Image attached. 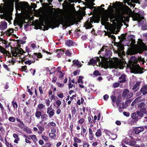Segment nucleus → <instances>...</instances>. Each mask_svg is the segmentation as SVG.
<instances>
[{
	"instance_id": "38",
	"label": "nucleus",
	"mask_w": 147,
	"mask_h": 147,
	"mask_svg": "<svg viewBox=\"0 0 147 147\" xmlns=\"http://www.w3.org/2000/svg\"><path fill=\"white\" fill-rule=\"evenodd\" d=\"M121 96L119 95L117 98V100L116 101L117 105H118L119 102H121Z\"/></svg>"
},
{
	"instance_id": "50",
	"label": "nucleus",
	"mask_w": 147,
	"mask_h": 147,
	"mask_svg": "<svg viewBox=\"0 0 147 147\" xmlns=\"http://www.w3.org/2000/svg\"><path fill=\"white\" fill-rule=\"evenodd\" d=\"M3 67L5 68L7 71H10L11 69L10 68L8 67V66L6 64H4L3 65Z\"/></svg>"
},
{
	"instance_id": "7",
	"label": "nucleus",
	"mask_w": 147,
	"mask_h": 147,
	"mask_svg": "<svg viewBox=\"0 0 147 147\" xmlns=\"http://www.w3.org/2000/svg\"><path fill=\"white\" fill-rule=\"evenodd\" d=\"M137 65L138 66V67L136 66V65L133 68H131L134 72V73L135 74H141L144 72L143 71V70L145 69L143 68L140 67L139 65Z\"/></svg>"
},
{
	"instance_id": "8",
	"label": "nucleus",
	"mask_w": 147,
	"mask_h": 147,
	"mask_svg": "<svg viewBox=\"0 0 147 147\" xmlns=\"http://www.w3.org/2000/svg\"><path fill=\"white\" fill-rule=\"evenodd\" d=\"M136 112L137 113L140 119L144 116V115L147 114V111L146 108L140 109L136 111Z\"/></svg>"
},
{
	"instance_id": "2",
	"label": "nucleus",
	"mask_w": 147,
	"mask_h": 147,
	"mask_svg": "<svg viewBox=\"0 0 147 147\" xmlns=\"http://www.w3.org/2000/svg\"><path fill=\"white\" fill-rule=\"evenodd\" d=\"M63 21V19H57V18L56 17L54 20L50 21L48 23H45V24L46 25L43 27V30H47L50 28L53 29L56 27H58L60 24H62Z\"/></svg>"
},
{
	"instance_id": "41",
	"label": "nucleus",
	"mask_w": 147,
	"mask_h": 147,
	"mask_svg": "<svg viewBox=\"0 0 147 147\" xmlns=\"http://www.w3.org/2000/svg\"><path fill=\"white\" fill-rule=\"evenodd\" d=\"M74 142L76 143H80L82 142V141L78 139V138L76 137H75L74 138Z\"/></svg>"
},
{
	"instance_id": "27",
	"label": "nucleus",
	"mask_w": 147,
	"mask_h": 147,
	"mask_svg": "<svg viewBox=\"0 0 147 147\" xmlns=\"http://www.w3.org/2000/svg\"><path fill=\"white\" fill-rule=\"evenodd\" d=\"M61 69V68L60 67H58L57 68V72L60 73V75L59 76V78H62L64 76V74L62 72L61 70L59 71V70H60Z\"/></svg>"
},
{
	"instance_id": "6",
	"label": "nucleus",
	"mask_w": 147,
	"mask_h": 147,
	"mask_svg": "<svg viewBox=\"0 0 147 147\" xmlns=\"http://www.w3.org/2000/svg\"><path fill=\"white\" fill-rule=\"evenodd\" d=\"M137 58H136L135 56H132L130 58V60L129 61L128 64H127L128 67L131 68H133L137 65Z\"/></svg>"
},
{
	"instance_id": "21",
	"label": "nucleus",
	"mask_w": 147,
	"mask_h": 147,
	"mask_svg": "<svg viewBox=\"0 0 147 147\" xmlns=\"http://www.w3.org/2000/svg\"><path fill=\"white\" fill-rule=\"evenodd\" d=\"M37 126L39 130V131L38 132V134H41L42 133V131L44 130V127L38 124L37 125Z\"/></svg>"
},
{
	"instance_id": "44",
	"label": "nucleus",
	"mask_w": 147,
	"mask_h": 147,
	"mask_svg": "<svg viewBox=\"0 0 147 147\" xmlns=\"http://www.w3.org/2000/svg\"><path fill=\"white\" fill-rule=\"evenodd\" d=\"M80 71V69H78L76 70L73 73L74 76H76L77 74H79Z\"/></svg>"
},
{
	"instance_id": "15",
	"label": "nucleus",
	"mask_w": 147,
	"mask_h": 147,
	"mask_svg": "<svg viewBox=\"0 0 147 147\" xmlns=\"http://www.w3.org/2000/svg\"><path fill=\"white\" fill-rule=\"evenodd\" d=\"M126 75L124 74H122L121 77H120L119 79V82L120 83H123L126 81Z\"/></svg>"
},
{
	"instance_id": "52",
	"label": "nucleus",
	"mask_w": 147,
	"mask_h": 147,
	"mask_svg": "<svg viewBox=\"0 0 147 147\" xmlns=\"http://www.w3.org/2000/svg\"><path fill=\"white\" fill-rule=\"evenodd\" d=\"M24 131H26L29 134H30L31 133V131L28 128L26 127V128H24Z\"/></svg>"
},
{
	"instance_id": "18",
	"label": "nucleus",
	"mask_w": 147,
	"mask_h": 147,
	"mask_svg": "<svg viewBox=\"0 0 147 147\" xmlns=\"http://www.w3.org/2000/svg\"><path fill=\"white\" fill-rule=\"evenodd\" d=\"M73 62V65H75L76 67H80L82 65L80 62L78 60L76 61L74 60Z\"/></svg>"
},
{
	"instance_id": "57",
	"label": "nucleus",
	"mask_w": 147,
	"mask_h": 147,
	"mask_svg": "<svg viewBox=\"0 0 147 147\" xmlns=\"http://www.w3.org/2000/svg\"><path fill=\"white\" fill-rule=\"evenodd\" d=\"M83 78V77L82 76H80L79 77L78 79V82L80 83V82L82 83H83V81L82 79Z\"/></svg>"
},
{
	"instance_id": "34",
	"label": "nucleus",
	"mask_w": 147,
	"mask_h": 147,
	"mask_svg": "<svg viewBox=\"0 0 147 147\" xmlns=\"http://www.w3.org/2000/svg\"><path fill=\"white\" fill-rule=\"evenodd\" d=\"M138 61L140 63H142V64H144V62H145V60L144 59L140 57L138 58V59H137V62Z\"/></svg>"
},
{
	"instance_id": "3",
	"label": "nucleus",
	"mask_w": 147,
	"mask_h": 147,
	"mask_svg": "<svg viewBox=\"0 0 147 147\" xmlns=\"http://www.w3.org/2000/svg\"><path fill=\"white\" fill-rule=\"evenodd\" d=\"M131 17L134 20L137 21L139 22L144 18L142 12L140 11L137 13H135L133 11L131 14Z\"/></svg>"
},
{
	"instance_id": "36",
	"label": "nucleus",
	"mask_w": 147,
	"mask_h": 147,
	"mask_svg": "<svg viewBox=\"0 0 147 147\" xmlns=\"http://www.w3.org/2000/svg\"><path fill=\"white\" fill-rule=\"evenodd\" d=\"M0 51L5 55V52H6V50L3 47L0 46Z\"/></svg>"
},
{
	"instance_id": "5",
	"label": "nucleus",
	"mask_w": 147,
	"mask_h": 147,
	"mask_svg": "<svg viewBox=\"0 0 147 147\" xmlns=\"http://www.w3.org/2000/svg\"><path fill=\"white\" fill-rule=\"evenodd\" d=\"M11 53L13 56L15 57L18 56V55L19 54H23L25 53L23 50L21 48H18L16 47H11Z\"/></svg>"
},
{
	"instance_id": "20",
	"label": "nucleus",
	"mask_w": 147,
	"mask_h": 147,
	"mask_svg": "<svg viewBox=\"0 0 147 147\" xmlns=\"http://www.w3.org/2000/svg\"><path fill=\"white\" fill-rule=\"evenodd\" d=\"M137 121L135 120L132 119H129L127 121L128 124L132 125H135Z\"/></svg>"
},
{
	"instance_id": "1",
	"label": "nucleus",
	"mask_w": 147,
	"mask_h": 147,
	"mask_svg": "<svg viewBox=\"0 0 147 147\" xmlns=\"http://www.w3.org/2000/svg\"><path fill=\"white\" fill-rule=\"evenodd\" d=\"M105 51H106L105 54L104 56L102 57L100 55V58H102V60L103 61V67L105 69H107L109 67L113 68L114 63L112 61H108V59L110 58V57L111 55L112 52L110 50L107 51L106 49Z\"/></svg>"
},
{
	"instance_id": "23",
	"label": "nucleus",
	"mask_w": 147,
	"mask_h": 147,
	"mask_svg": "<svg viewBox=\"0 0 147 147\" xmlns=\"http://www.w3.org/2000/svg\"><path fill=\"white\" fill-rule=\"evenodd\" d=\"M73 44V41L71 40H68L65 42V45L69 47L72 46Z\"/></svg>"
},
{
	"instance_id": "25",
	"label": "nucleus",
	"mask_w": 147,
	"mask_h": 147,
	"mask_svg": "<svg viewBox=\"0 0 147 147\" xmlns=\"http://www.w3.org/2000/svg\"><path fill=\"white\" fill-rule=\"evenodd\" d=\"M136 142L135 141L132 140L128 142L127 143V144H128L130 146H134V147H135V146L136 145Z\"/></svg>"
},
{
	"instance_id": "54",
	"label": "nucleus",
	"mask_w": 147,
	"mask_h": 147,
	"mask_svg": "<svg viewBox=\"0 0 147 147\" xmlns=\"http://www.w3.org/2000/svg\"><path fill=\"white\" fill-rule=\"evenodd\" d=\"M22 69L23 71H24L26 72H28L27 67L26 65L22 66Z\"/></svg>"
},
{
	"instance_id": "17",
	"label": "nucleus",
	"mask_w": 147,
	"mask_h": 147,
	"mask_svg": "<svg viewBox=\"0 0 147 147\" xmlns=\"http://www.w3.org/2000/svg\"><path fill=\"white\" fill-rule=\"evenodd\" d=\"M109 18L108 15L102 18H101L102 24L103 25L102 22H104V23H105L108 22L109 21Z\"/></svg>"
},
{
	"instance_id": "47",
	"label": "nucleus",
	"mask_w": 147,
	"mask_h": 147,
	"mask_svg": "<svg viewBox=\"0 0 147 147\" xmlns=\"http://www.w3.org/2000/svg\"><path fill=\"white\" fill-rule=\"evenodd\" d=\"M77 112V110L75 107H74L71 109V113L72 115H75Z\"/></svg>"
},
{
	"instance_id": "42",
	"label": "nucleus",
	"mask_w": 147,
	"mask_h": 147,
	"mask_svg": "<svg viewBox=\"0 0 147 147\" xmlns=\"http://www.w3.org/2000/svg\"><path fill=\"white\" fill-rule=\"evenodd\" d=\"M147 85L144 86L140 90V92H147Z\"/></svg>"
},
{
	"instance_id": "16",
	"label": "nucleus",
	"mask_w": 147,
	"mask_h": 147,
	"mask_svg": "<svg viewBox=\"0 0 147 147\" xmlns=\"http://www.w3.org/2000/svg\"><path fill=\"white\" fill-rule=\"evenodd\" d=\"M7 27V23L6 22H1L0 24V29L3 30L6 29Z\"/></svg>"
},
{
	"instance_id": "33",
	"label": "nucleus",
	"mask_w": 147,
	"mask_h": 147,
	"mask_svg": "<svg viewBox=\"0 0 147 147\" xmlns=\"http://www.w3.org/2000/svg\"><path fill=\"white\" fill-rule=\"evenodd\" d=\"M127 53L128 55H134L136 54V52L132 49L129 50Z\"/></svg>"
},
{
	"instance_id": "56",
	"label": "nucleus",
	"mask_w": 147,
	"mask_h": 147,
	"mask_svg": "<svg viewBox=\"0 0 147 147\" xmlns=\"http://www.w3.org/2000/svg\"><path fill=\"white\" fill-rule=\"evenodd\" d=\"M118 4H121V3L120 2H118L117 1L115 2V4H113V6L114 7V8L115 9L116 7H117L118 6L117 5H119Z\"/></svg>"
},
{
	"instance_id": "22",
	"label": "nucleus",
	"mask_w": 147,
	"mask_h": 147,
	"mask_svg": "<svg viewBox=\"0 0 147 147\" xmlns=\"http://www.w3.org/2000/svg\"><path fill=\"white\" fill-rule=\"evenodd\" d=\"M109 18H110V20L111 22L113 23L114 21L115 20L113 19L115 18V16L114 15L113 13H112L110 14H109L108 15Z\"/></svg>"
},
{
	"instance_id": "59",
	"label": "nucleus",
	"mask_w": 147,
	"mask_h": 147,
	"mask_svg": "<svg viewBox=\"0 0 147 147\" xmlns=\"http://www.w3.org/2000/svg\"><path fill=\"white\" fill-rule=\"evenodd\" d=\"M56 104L57 106V108H58L60 106V105H61V101H60L59 100H57L56 101Z\"/></svg>"
},
{
	"instance_id": "51",
	"label": "nucleus",
	"mask_w": 147,
	"mask_h": 147,
	"mask_svg": "<svg viewBox=\"0 0 147 147\" xmlns=\"http://www.w3.org/2000/svg\"><path fill=\"white\" fill-rule=\"evenodd\" d=\"M142 30H147V23L144 24L141 27Z\"/></svg>"
},
{
	"instance_id": "12",
	"label": "nucleus",
	"mask_w": 147,
	"mask_h": 147,
	"mask_svg": "<svg viewBox=\"0 0 147 147\" xmlns=\"http://www.w3.org/2000/svg\"><path fill=\"white\" fill-rule=\"evenodd\" d=\"M93 23V22L91 21H89L88 20L85 22V26L86 29H89L93 27V26L92 25V23Z\"/></svg>"
},
{
	"instance_id": "63",
	"label": "nucleus",
	"mask_w": 147,
	"mask_h": 147,
	"mask_svg": "<svg viewBox=\"0 0 147 147\" xmlns=\"http://www.w3.org/2000/svg\"><path fill=\"white\" fill-rule=\"evenodd\" d=\"M41 137L42 139L44 141H47L48 140V138L47 137L44 136L43 135H41Z\"/></svg>"
},
{
	"instance_id": "40",
	"label": "nucleus",
	"mask_w": 147,
	"mask_h": 147,
	"mask_svg": "<svg viewBox=\"0 0 147 147\" xmlns=\"http://www.w3.org/2000/svg\"><path fill=\"white\" fill-rule=\"evenodd\" d=\"M29 137L31 138L34 141L36 142L37 141L36 136L34 135H29Z\"/></svg>"
},
{
	"instance_id": "61",
	"label": "nucleus",
	"mask_w": 147,
	"mask_h": 147,
	"mask_svg": "<svg viewBox=\"0 0 147 147\" xmlns=\"http://www.w3.org/2000/svg\"><path fill=\"white\" fill-rule=\"evenodd\" d=\"M94 134H90L89 135V139L90 140H92L94 139Z\"/></svg>"
},
{
	"instance_id": "45",
	"label": "nucleus",
	"mask_w": 147,
	"mask_h": 147,
	"mask_svg": "<svg viewBox=\"0 0 147 147\" xmlns=\"http://www.w3.org/2000/svg\"><path fill=\"white\" fill-rule=\"evenodd\" d=\"M37 53H34L32 55V58H33L34 59H35L36 60L38 61L39 60L37 58Z\"/></svg>"
},
{
	"instance_id": "24",
	"label": "nucleus",
	"mask_w": 147,
	"mask_h": 147,
	"mask_svg": "<svg viewBox=\"0 0 147 147\" xmlns=\"http://www.w3.org/2000/svg\"><path fill=\"white\" fill-rule=\"evenodd\" d=\"M95 135L97 137H99L102 135V132L100 129H98L97 130Z\"/></svg>"
},
{
	"instance_id": "9",
	"label": "nucleus",
	"mask_w": 147,
	"mask_h": 147,
	"mask_svg": "<svg viewBox=\"0 0 147 147\" xmlns=\"http://www.w3.org/2000/svg\"><path fill=\"white\" fill-rule=\"evenodd\" d=\"M133 94V92H123L122 96L124 98L128 99L131 97Z\"/></svg>"
},
{
	"instance_id": "49",
	"label": "nucleus",
	"mask_w": 147,
	"mask_h": 147,
	"mask_svg": "<svg viewBox=\"0 0 147 147\" xmlns=\"http://www.w3.org/2000/svg\"><path fill=\"white\" fill-rule=\"evenodd\" d=\"M18 125L21 129H23L25 126L23 122L20 123H18Z\"/></svg>"
},
{
	"instance_id": "14",
	"label": "nucleus",
	"mask_w": 147,
	"mask_h": 147,
	"mask_svg": "<svg viewBox=\"0 0 147 147\" xmlns=\"http://www.w3.org/2000/svg\"><path fill=\"white\" fill-rule=\"evenodd\" d=\"M14 32V29L13 28H9L4 32L5 35L10 36Z\"/></svg>"
},
{
	"instance_id": "48",
	"label": "nucleus",
	"mask_w": 147,
	"mask_h": 147,
	"mask_svg": "<svg viewBox=\"0 0 147 147\" xmlns=\"http://www.w3.org/2000/svg\"><path fill=\"white\" fill-rule=\"evenodd\" d=\"M65 54L67 56L71 57L72 55V53L70 52L69 50H67L65 52Z\"/></svg>"
},
{
	"instance_id": "29",
	"label": "nucleus",
	"mask_w": 147,
	"mask_h": 147,
	"mask_svg": "<svg viewBox=\"0 0 147 147\" xmlns=\"http://www.w3.org/2000/svg\"><path fill=\"white\" fill-rule=\"evenodd\" d=\"M28 92H36L37 90L36 89V88L35 87H31V89H30L29 88V86H27Z\"/></svg>"
},
{
	"instance_id": "58",
	"label": "nucleus",
	"mask_w": 147,
	"mask_h": 147,
	"mask_svg": "<svg viewBox=\"0 0 147 147\" xmlns=\"http://www.w3.org/2000/svg\"><path fill=\"white\" fill-rule=\"evenodd\" d=\"M9 121L12 122H14L15 121L16 119L14 117H9L8 119Z\"/></svg>"
},
{
	"instance_id": "60",
	"label": "nucleus",
	"mask_w": 147,
	"mask_h": 147,
	"mask_svg": "<svg viewBox=\"0 0 147 147\" xmlns=\"http://www.w3.org/2000/svg\"><path fill=\"white\" fill-rule=\"evenodd\" d=\"M120 84L118 82L115 83L113 84V87L114 88H117L119 86Z\"/></svg>"
},
{
	"instance_id": "55",
	"label": "nucleus",
	"mask_w": 147,
	"mask_h": 147,
	"mask_svg": "<svg viewBox=\"0 0 147 147\" xmlns=\"http://www.w3.org/2000/svg\"><path fill=\"white\" fill-rule=\"evenodd\" d=\"M56 124L53 122H51L48 123L47 126L48 127H50V126H55Z\"/></svg>"
},
{
	"instance_id": "64",
	"label": "nucleus",
	"mask_w": 147,
	"mask_h": 147,
	"mask_svg": "<svg viewBox=\"0 0 147 147\" xmlns=\"http://www.w3.org/2000/svg\"><path fill=\"white\" fill-rule=\"evenodd\" d=\"M117 138V136L115 134L112 135V136L111 137V138L113 140H115Z\"/></svg>"
},
{
	"instance_id": "35",
	"label": "nucleus",
	"mask_w": 147,
	"mask_h": 147,
	"mask_svg": "<svg viewBox=\"0 0 147 147\" xmlns=\"http://www.w3.org/2000/svg\"><path fill=\"white\" fill-rule=\"evenodd\" d=\"M12 105L14 109H17L18 107V104L16 102L14 101V100H13L12 101Z\"/></svg>"
},
{
	"instance_id": "11",
	"label": "nucleus",
	"mask_w": 147,
	"mask_h": 147,
	"mask_svg": "<svg viewBox=\"0 0 147 147\" xmlns=\"http://www.w3.org/2000/svg\"><path fill=\"white\" fill-rule=\"evenodd\" d=\"M144 130V129L143 127H135L134 129V131L135 134H138L143 131Z\"/></svg>"
},
{
	"instance_id": "10",
	"label": "nucleus",
	"mask_w": 147,
	"mask_h": 147,
	"mask_svg": "<svg viewBox=\"0 0 147 147\" xmlns=\"http://www.w3.org/2000/svg\"><path fill=\"white\" fill-rule=\"evenodd\" d=\"M128 102V100H127L125 103L122 102L121 103L119 102L118 105H117L119 107V112H121V109H124L127 106V103Z\"/></svg>"
},
{
	"instance_id": "37",
	"label": "nucleus",
	"mask_w": 147,
	"mask_h": 147,
	"mask_svg": "<svg viewBox=\"0 0 147 147\" xmlns=\"http://www.w3.org/2000/svg\"><path fill=\"white\" fill-rule=\"evenodd\" d=\"M49 136L51 139H55L56 136V135L54 133H50L49 134Z\"/></svg>"
},
{
	"instance_id": "53",
	"label": "nucleus",
	"mask_w": 147,
	"mask_h": 147,
	"mask_svg": "<svg viewBox=\"0 0 147 147\" xmlns=\"http://www.w3.org/2000/svg\"><path fill=\"white\" fill-rule=\"evenodd\" d=\"M94 75L96 76H100L101 74L100 73L99 71L98 70H95L94 72Z\"/></svg>"
},
{
	"instance_id": "46",
	"label": "nucleus",
	"mask_w": 147,
	"mask_h": 147,
	"mask_svg": "<svg viewBox=\"0 0 147 147\" xmlns=\"http://www.w3.org/2000/svg\"><path fill=\"white\" fill-rule=\"evenodd\" d=\"M111 97L113 102H115L116 101V97L114 95L111 96Z\"/></svg>"
},
{
	"instance_id": "13",
	"label": "nucleus",
	"mask_w": 147,
	"mask_h": 147,
	"mask_svg": "<svg viewBox=\"0 0 147 147\" xmlns=\"http://www.w3.org/2000/svg\"><path fill=\"white\" fill-rule=\"evenodd\" d=\"M131 117L132 119H134L136 121H137L138 119H140V118L136 112L132 113L131 114Z\"/></svg>"
},
{
	"instance_id": "28",
	"label": "nucleus",
	"mask_w": 147,
	"mask_h": 147,
	"mask_svg": "<svg viewBox=\"0 0 147 147\" xmlns=\"http://www.w3.org/2000/svg\"><path fill=\"white\" fill-rule=\"evenodd\" d=\"M35 116L37 119H39L40 118L41 115V113L40 111H37L36 110L35 113Z\"/></svg>"
},
{
	"instance_id": "31",
	"label": "nucleus",
	"mask_w": 147,
	"mask_h": 147,
	"mask_svg": "<svg viewBox=\"0 0 147 147\" xmlns=\"http://www.w3.org/2000/svg\"><path fill=\"white\" fill-rule=\"evenodd\" d=\"M97 63V61L95 59H94L92 58L90 60V61L88 62L89 65H93Z\"/></svg>"
},
{
	"instance_id": "62",
	"label": "nucleus",
	"mask_w": 147,
	"mask_h": 147,
	"mask_svg": "<svg viewBox=\"0 0 147 147\" xmlns=\"http://www.w3.org/2000/svg\"><path fill=\"white\" fill-rule=\"evenodd\" d=\"M45 105L42 104H39L38 105V107L40 109H42Z\"/></svg>"
},
{
	"instance_id": "43",
	"label": "nucleus",
	"mask_w": 147,
	"mask_h": 147,
	"mask_svg": "<svg viewBox=\"0 0 147 147\" xmlns=\"http://www.w3.org/2000/svg\"><path fill=\"white\" fill-rule=\"evenodd\" d=\"M56 52L59 53L62 55H63L64 54V51L61 49H57L56 50Z\"/></svg>"
},
{
	"instance_id": "39",
	"label": "nucleus",
	"mask_w": 147,
	"mask_h": 147,
	"mask_svg": "<svg viewBox=\"0 0 147 147\" xmlns=\"http://www.w3.org/2000/svg\"><path fill=\"white\" fill-rule=\"evenodd\" d=\"M126 34H123L121 35V36H118V38L119 39H120L121 38V40H124L126 39L125 37L126 36Z\"/></svg>"
},
{
	"instance_id": "26",
	"label": "nucleus",
	"mask_w": 147,
	"mask_h": 147,
	"mask_svg": "<svg viewBox=\"0 0 147 147\" xmlns=\"http://www.w3.org/2000/svg\"><path fill=\"white\" fill-rule=\"evenodd\" d=\"M145 104L144 102H141L138 104V108L140 109L145 108Z\"/></svg>"
},
{
	"instance_id": "32",
	"label": "nucleus",
	"mask_w": 147,
	"mask_h": 147,
	"mask_svg": "<svg viewBox=\"0 0 147 147\" xmlns=\"http://www.w3.org/2000/svg\"><path fill=\"white\" fill-rule=\"evenodd\" d=\"M41 119L42 121H44L47 119L48 116L47 114H44L41 115Z\"/></svg>"
},
{
	"instance_id": "19",
	"label": "nucleus",
	"mask_w": 147,
	"mask_h": 147,
	"mask_svg": "<svg viewBox=\"0 0 147 147\" xmlns=\"http://www.w3.org/2000/svg\"><path fill=\"white\" fill-rule=\"evenodd\" d=\"M141 96H139L132 103V105L133 104H135L136 103H139L140 102L144 100L142 99Z\"/></svg>"
},
{
	"instance_id": "30",
	"label": "nucleus",
	"mask_w": 147,
	"mask_h": 147,
	"mask_svg": "<svg viewBox=\"0 0 147 147\" xmlns=\"http://www.w3.org/2000/svg\"><path fill=\"white\" fill-rule=\"evenodd\" d=\"M47 113L48 114L49 117L51 118L55 114L54 110H52L48 112H47Z\"/></svg>"
},
{
	"instance_id": "4",
	"label": "nucleus",
	"mask_w": 147,
	"mask_h": 147,
	"mask_svg": "<svg viewBox=\"0 0 147 147\" xmlns=\"http://www.w3.org/2000/svg\"><path fill=\"white\" fill-rule=\"evenodd\" d=\"M115 45L117 47V53L118 56H121L123 55L125 53L123 50L124 48L121 42H115Z\"/></svg>"
}]
</instances>
